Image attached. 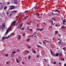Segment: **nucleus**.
I'll return each mask as SVG.
<instances>
[{
    "label": "nucleus",
    "instance_id": "obj_1",
    "mask_svg": "<svg viewBox=\"0 0 66 66\" xmlns=\"http://www.w3.org/2000/svg\"><path fill=\"white\" fill-rule=\"evenodd\" d=\"M15 8V6H14L11 5L10 7V10H12Z\"/></svg>",
    "mask_w": 66,
    "mask_h": 66
},
{
    "label": "nucleus",
    "instance_id": "obj_2",
    "mask_svg": "<svg viewBox=\"0 0 66 66\" xmlns=\"http://www.w3.org/2000/svg\"><path fill=\"white\" fill-rule=\"evenodd\" d=\"M35 10H37L39 8V6H35L33 7Z\"/></svg>",
    "mask_w": 66,
    "mask_h": 66
},
{
    "label": "nucleus",
    "instance_id": "obj_3",
    "mask_svg": "<svg viewBox=\"0 0 66 66\" xmlns=\"http://www.w3.org/2000/svg\"><path fill=\"white\" fill-rule=\"evenodd\" d=\"M18 0H14V2L15 4H18V2H17Z\"/></svg>",
    "mask_w": 66,
    "mask_h": 66
},
{
    "label": "nucleus",
    "instance_id": "obj_4",
    "mask_svg": "<svg viewBox=\"0 0 66 66\" xmlns=\"http://www.w3.org/2000/svg\"><path fill=\"white\" fill-rule=\"evenodd\" d=\"M4 24H5L4 23L3 24V25H2V26H3V27H2V30H3V29H4V28L5 27V25H4Z\"/></svg>",
    "mask_w": 66,
    "mask_h": 66
},
{
    "label": "nucleus",
    "instance_id": "obj_5",
    "mask_svg": "<svg viewBox=\"0 0 66 66\" xmlns=\"http://www.w3.org/2000/svg\"><path fill=\"white\" fill-rule=\"evenodd\" d=\"M9 37H10V36H8L7 37H3L2 38V39H3L4 40L5 39H6V38H10Z\"/></svg>",
    "mask_w": 66,
    "mask_h": 66
},
{
    "label": "nucleus",
    "instance_id": "obj_6",
    "mask_svg": "<svg viewBox=\"0 0 66 66\" xmlns=\"http://www.w3.org/2000/svg\"><path fill=\"white\" fill-rule=\"evenodd\" d=\"M8 33H9V31L8 30V29L6 31V32L5 33V36L6 35H7Z\"/></svg>",
    "mask_w": 66,
    "mask_h": 66
},
{
    "label": "nucleus",
    "instance_id": "obj_7",
    "mask_svg": "<svg viewBox=\"0 0 66 66\" xmlns=\"http://www.w3.org/2000/svg\"><path fill=\"white\" fill-rule=\"evenodd\" d=\"M55 12H57L58 13H59L60 12V11L58 10H55Z\"/></svg>",
    "mask_w": 66,
    "mask_h": 66
},
{
    "label": "nucleus",
    "instance_id": "obj_8",
    "mask_svg": "<svg viewBox=\"0 0 66 66\" xmlns=\"http://www.w3.org/2000/svg\"><path fill=\"white\" fill-rule=\"evenodd\" d=\"M16 22H15V21H13L12 23H11V26H13V24H14V23H16Z\"/></svg>",
    "mask_w": 66,
    "mask_h": 66
},
{
    "label": "nucleus",
    "instance_id": "obj_9",
    "mask_svg": "<svg viewBox=\"0 0 66 66\" xmlns=\"http://www.w3.org/2000/svg\"><path fill=\"white\" fill-rule=\"evenodd\" d=\"M52 20H53L54 21H56L55 18L53 17L52 18Z\"/></svg>",
    "mask_w": 66,
    "mask_h": 66
},
{
    "label": "nucleus",
    "instance_id": "obj_10",
    "mask_svg": "<svg viewBox=\"0 0 66 66\" xmlns=\"http://www.w3.org/2000/svg\"><path fill=\"white\" fill-rule=\"evenodd\" d=\"M59 53H56L55 55L56 56V57H58L59 56Z\"/></svg>",
    "mask_w": 66,
    "mask_h": 66
},
{
    "label": "nucleus",
    "instance_id": "obj_11",
    "mask_svg": "<svg viewBox=\"0 0 66 66\" xmlns=\"http://www.w3.org/2000/svg\"><path fill=\"white\" fill-rule=\"evenodd\" d=\"M16 53V52L15 51H13L12 52V54L13 55Z\"/></svg>",
    "mask_w": 66,
    "mask_h": 66
},
{
    "label": "nucleus",
    "instance_id": "obj_12",
    "mask_svg": "<svg viewBox=\"0 0 66 66\" xmlns=\"http://www.w3.org/2000/svg\"><path fill=\"white\" fill-rule=\"evenodd\" d=\"M23 23H22L21 24L20 26V29H21V28H22V27L23 26Z\"/></svg>",
    "mask_w": 66,
    "mask_h": 66
},
{
    "label": "nucleus",
    "instance_id": "obj_13",
    "mask_svg": "<svg viewBox=\"0 0 66 66\" xmlns=\"http://www.w3.org/2000/svg\"><path fill=\"white\" fill-rule=\"evenodd\" d=\"M4 7V5H2L1 6V9H3Z\"/></svg>",
    "mask_w": 66,
    "mask_h": 66
},
{
    "label": "nucleus",
    "instance_id": "obj_14",
    "mask_svg": "<svg viewBox=\"0 0 66 66\" xmlns=\"http://www.w3.org/2000/svg\"><path fill=\"white\" fill-rule=\"evenodd\" d=\"M31 56L30 55H29L28 57V59H30L31 58Z\"/></svg>",
    "mask_w": 66,
    "mask_h": 66
},
{
    "label": "nucleus",
    "instance_id": "obj_15",
    "mask_svg": "<svg viewBox=\"0 0 66 66\" xmlns=\"http://www.w3.org/2000/svg\"><path fill=\"white\" fill-rule=\"evenodd\" d=\"M61 28H62V29H65L66 28V27L64 26H62L61 27Z\"/></svg>",
    "mask_w": 66,
    "mask_h": 66
},
{
    "label": "nucleus",
    "instance_id": "obj_16",
    "mask_svg": "<svg viewBox=\"0 0 66 66\" xmlns=\"http://www.w3.org/2000/svg\"><path fill=\"white\" fill-rule=\"evenodd\" d=\"M7 8V6H5V7L4 8V10H6Z\"/></svg>",
    "mask_w": 66,
    "mask_h": 66
},
{
    "label": "nucleus",
    "instance_id": "obj_17",
    "mask_svg": "<svg viewBox=\"0 0 66 66\" xmlns=\"http://www.w3.org/2000/svg\"><path fill=\"white\" fill-rule=\"evenodd\" d=\"M14 32H13L12 33V34H11L10 36H9V37H10L11 36V35H13V34H14Z\"/></svg>",
    "mask_w": 66,
    "mask_h": 66
},
{
    "label": "nucleus",
    "instance_id": "obj_18",
    "mask_svg": "<svg viewBox=\"0 0 66 66\" xmlns=\"http://www.w3.org/2000/svg\"><path fill=\"white\" fill-rule=\"evenodd\" d=\"M5 56L6 57H8L9 56V54H5Z\"/></svg>",
    "mask_w": 66,
    "mask_h": 66
},
{
    "label": "nucleus",
    "instance_id": "obj_19",
    "mask_svg": "<svg viewBox=\"0 0 66 66\" xmlns=\"http://www.w3.org/2000/svg\"><path fill=\"white\" fill-rule=\"evenodd\" d=\"M54 14L55 15H57V16H59V15L57 13H55Z\"/></svg>",
    "mask_w": 66,
    "mask_h": 66
},
{
    "label": "nucleus",
    "instance_id": "obj_20",
    "mask_svg": "<svg viewBox=\"0 0 66 66\" xmlns=\"http://www.w3.org/2000/svg\"><path fill=\"white\" fill-rule=\"evenodd\" d=\"M13 12H14L15 13H16L17 12V11H15V10H14V11H13Z\"/></svg>",
    "mask_w": 66,
    "mask_h": 66
},
{
    "label": "nucleus",
    "instance_id": "obj_21",
    "mask_svg": "<svg viewBox=\"0 0 66 66\" xmlns=\"http://www.w3.org/2000/svg\"><path fill=\"white\" fill-rule=\"evenodd\" d=\"M19 39H21V36L20 35H19Z\"/></svg>",
    "mask_w": 66,
    "mask_h": 66
},
{
    "label": "nucleus",
    "instance_id": "obj_22",
    "mask_svg": "<svg viewBox=\"0 0 66 66\" xmlns=\"http://www.w3.org/2000/svg\"><path fill=\"white\" fill-rule=\"evenodd\" d=\"M50 51L51 53V54L52 55V54H52V51L51 50H50Z\"/></svg>",
    "mask_w": 66,
    "mask_h": 66
},
{
    "label": "nucleus",
    "instance_id": "obj_23",
    "mask_svg": "<svg viewBox=\"0 0 66 66\" xmlns=\"http://www.w3.org/2000/svg\"><path fill=\"white\" fill-rule=\"evenodd\" d=\"M33 53H36V51L35 50H33Z\"/></svg>",
    "mask_w": 66,
    "mask_h": 66
},
{
    "label": "nucleus",
    "instance_id": "obj_24",
    "mask_svg": "<svg viewBox=\"0 0 66 66\" xmlns=\"http://www.w3.org/2000/svg\"><path fill=\"white\" fill-rule=\"evenodd\" d=\"M16 60L17 63H19V62L18 61V60L17 59H16Z\"/></svg>",
    "mask_w": 66,
    "mask_h": 66
},
{
    "label": "nucleus",
    "instance_id": "obj_25",
    "mask_svg": "<svg viewBox=\"0 0 66 66\" xmlns=\"http://www.w3.org/2000/svg\"><path fill=\"white\" fill-rule=\"evenodd\" d=\"M24 29V27H23L21 28V30H23Z\"/></svg>",
    "mask_w": 66,
    "mask_h": 66
},
{
    "label": "nucleus",
    "instance_id": "obj_26",
    "mask_svg": "<svg viewBox=\"0 0 66 66\" xmlns=\"http://www.w3.org/2000/svg\"><path fill=\"white\" fill-rule=\"evenodd\" d=\"M26 35V33H24V34H23V35H22V36H25V35Z\"/></svg>",
    "mask_w": 66,
    "mask_h": 66
},
{
    "label": "nucleus",
    "instance_id": "obj_27",
    "mask_svg": "<svg viewBox=\"0 0 66 66\" xmlns=\"http://www.w3.org/2000/svg\"><path fill=\"white\" fill-rule=\"evenodd\" d=\"M29 11L28 10H26L24 11L25 13H27V12H28Z\"/></svg>",
    "mask_w": 66,
    "mask_h": 66
},
{
    "label": "nucleus",
    "instance_id": "obj_28",
    "mask_svg": "<svg viewBox=\"0 0 66 66\" xmlns=\"http://www.w3.org/2000/svg\"><path fill=\"white\" fill-rule=\"evenodd\" d=\"M53 64H56V63L55 62H54L53 63Z\"/></svg>",
    "mask_w": 66,
    "mask_h": 66
},
{
    "label": "nucleus",
    "instance_id": "obj_29",
    "mask_svg": "<svg viewBox=\"0 0 66 66\" xmlns=\"http://www.w3.org/2000/svg\"><path fill=\"white\" fill-rule=\"evenodd\" d=\"M63 22H66V21H65V20H63Z\"/></svg>",
    "mask_w": 66,
    "mask_h": 66
},
{
    "label": "nucleus",
    "instance_id": "obj_30",
    "mask_svg": "<svg viewBox=\"0 0 66 66\" xmlns=\"http://www.w3.org/2000/svg\"><path fill=\"white\" fill-rule=\"evenodd\" d=\"M37 15L38 16H40V14L39 13H37Z\"/></svg>",
    "mask_w": 66,
    "mask_h": 66
},
{
    "label": "nucleus",
    "instance_id": "obj_31",
    "mask_svg": "<svg viewBox=\"0 0 66 66\" xmlns=\"http://www.w3.org/2000/svg\"><path fill=\"white\" fill-rule=\"evenodd\" d=\"M30 40V39H27V42H28Z\"/></svg>",
    "mask_w": 66,
    "mask_h": 66
},
{
    "label": "nucleus",
    "instance_id": "obj_32",
    "mask_svg": "<svg viewBox=\"0 0 66 66\" xmlns=\"http://www.w3.org/2000/svg\"><path fill=\"white\" fill-rule=\"evenodd\" d=\"M26 51H27V52L28 53H30V52L28 51V50H26Z\"/></svg>",
    "mask_w": 66,
    "mask_h": 66
},
{
    "label": "nucleus",
    "instance_id": "obj_33",
    "mask_svg": "<svg viewBox=\"0 0 66 66\" xmlns=\"http://www.w3.org/2000/svg\"><path fill=\"white\" fill-rule=\"evenodd\" d=\"M55 33H58V31H55Z\"/></svg>",
    "mask_w": 66,
    "mask_h": 66
},
{
    "label": "nucleus",
    "instance_id": "obj_34",
    "mask_svg": "<svg viewBox=\"0 0 66 66\" xmlns=\"http://www.w3.org/2000/svg\"><path fill=\"white\" fill-rule=\"evenodd\" d=\"M58 35L59 37H61V35L60 34H58Z\"/></svg>",
    "mask_w": 66,
    "mask_h": 66
},
{
    "label": "nucleus",
    "instance_id": "obj_35",
    "mask_svg": "<svg viewBox=\"0 0 66 66\" xmlns=\"http://www.w3.org/2000/svg\"><path fill=\"white\" fill-rule=\"evenodd\" d=\"M37 46H38V47H41V46H40L39 45H37Z\"/></svg>",
    "mask_w": 66,
    "mask_h": 66
},
{
    "label": "nucleus",
    "instance_id": "obj_36",
    "mask_svg": "<svg viewBox=\"0 0 66 66\" xmlns=\"http://www.w3.org/2000/svg\"><path fill=\"white\" fill-rule=\"evenodd\" d=\"M51 13H52V14L53 15H54V14L53 12H51Z\"/></svg>",
    "mask_w": 66,
    "mask_h": 66
},
{
    "label": "nucleus",
    "instance_id": "obj_37",
    "mask_svg": "<svg viewBox=\"0 0 66 66\" xmlns=\"http://www.w3.org/2000/svg\"><path fill=\"white\" fill-rule=\"evenodd\" d=\"M30 31H31V32H32L33 31V30H32V29H30Z\"/></svg>",
    "mask_w": 66,
    "mask_h": 66
},
{
    "label": "nucleus",
    "instance_id": "obj_38",
    "mask_svg": "<svg viewBox=\"0 0 66 66\" xmlns=\"http://www.w3.org/2000/svg\"><path fill=\"white\" fill-rule=\"evenodd\" d=\"M6 14L8 15V14H9V12H6Z\"/></svg>",
    "mask_w": 66,
    "mask_h": 66
},
{
    "label": "nucleus",
    "instance_id": "obj_39",
    "mask_svg": "<svg viewBox=\"0 0 66 66\" xmlns=\"http://www.w3.org/2000/svg\"><path fill=\"white\" fill-rule=\"evenodd\" d=\"M63 55V54H60L59 55V56H61V55Z\"/></svg>",
    "mask_w": 66,
    "mask_h": 66
},
{
    "label": "nucleus",
    "instance_id": "obj_40",
    "mask_svg": "<svg viewBox=\"0 0 66 66\" xmlns=\"http://www.w3.org/2000/svg\"><path fill=\"white\" fill-rule=\"evenodd\" d=\"M53 21H51V24H53Z\"/></svg>",
    "mask_w": 66,
    "mask_h": 66
},
{
    "label": "nucleus",
    "instance_id": "obj_41",
    "mask_svg": "<svg viewBox=\"0 0 66 66\" xmlns=\"http://www.w3.org/2000/svg\"><path fill=\"white\" fill-rule=\"evenodd\" d=\"M36 32H35L34 33V34H33L32 35V36H33V35H35V34L36 33Z\"/></svg>",
    "mask_w": 66,
    "mask_h": 66
},
{
    "label": "nucleus",
    "instance_id": "obj_42",
    "mask_svg": "<svg viewBox=\"0 0 66 66\" xmlns=\"http://www.w3.org/2000/svg\"><path fill=\"white\" fill-rule=\"evenodd\" d=\"M27 24H28V25H30V23H29V22H28L27 23Z\"/></svg>",
    "mask_w": 66,
    "mask_h": 66
},
{
    "label": "nucleus",
    "instance_id": "obj_43",
    "mask_svg": "<svg viewBox=\"0 0 66 66\" xmlns=\"http://www.w3.org/2000/svg\"><path fill=\"white\" fill-rule=\"evenodd\" d=\"M28 47L29 49H30L31 48V47L30 46H28Z\"/></svg>",
    "mask_w": 66,
    "mask_h": 66
},
{
    "label": "nucleus",
    "instance_id": "obj_44",
    "mask_svg": "<svg viewBox=\"0 0 66 66\" xmlns=\"http://www.w3.org/2000/svg\"><path fill=\"white\" fill-rule=\"evenodd\" d=\"M65 47H63V49L64 50H65Z\"/></svg>",
    "mask_w": 66,
    "mask_h": 66
},
{
    "label": "nucleus",
    "instance_id": "obj_45",
    "mask_svg": "<svg viewBox=\"0 0 66 66\" xmlns=\"http://www.w3.org/2000/svg\"><path fill=\"white\" fill-rule=\"evenodd\" d=\"M42 43H43V44H45V43H45L44 41V42H42Z\"/></svg>",
    "mask_w": 66,
    "mask_h": 66
},
{
    "label": "nucleus",
    "instance_id": "obj_46",
    "mask_svg": "<svg viewBox=\"0 0 66 66\" xmlns=\"http://www.w3.org/2000/svg\"><path fill=\"white\" fill-rule=\"evenodd\" d=\"M61 60L62 61H64V58H62V59H61Z\"/></svg>",
    "mask_w": 66,
    "mask_h": 66
},
{
    "label": "nucleus",
    "instance_id": "obj_47",
    "mask_svg": "<svg viewBox=\"0 0 66 66\" xmlns=\"http://www.w3.org/2000/svg\"><path fill=\"white\" fill-rule=\"evenodd\" d=\"M37 35H36L35 36H33V37H37Z\"/></svg>",
    "mask_w": 66,
    "mask_h": 66
},
{
    "label": "nucleus",
    "instance_id": "obj_48",
    "mask_svg": "<svg viewBox=\"0 0 66 66\" xmlns=\"http://www.w3.org/2000/svg\"><path fill=\"white\" fill-rule=\"evenodd\" d=\"M39 30H40V31H42V29L41 28H40L39 29Z\"/></svg>",
    "mask_w": 66,
    "mask_h": 66
},
{
    "label": "nucleus",
    "instance_id": "obj_49",
    "mask_svg": "<svg viewBox=\"0 0 66 66\" xmlns=\"http://www.w3.org/2000/svg\"><path fill=\"white\" fill-rule=\"evenodd\" d=\"M27 18V17H25L24 18V19H26Z\"/></svg>",
    "mask_w": 66,
    "mask_h": 66
},
{
    "label": "nucleus",
    "instance_id": "obj_50",
    "mask_svg": "<svg viewBox=\"0 0 66 66\" xmlns=\"http://www.w3.org/2000/svg\"><path fill=\"white\" fill-rule=\"evenodd\" d=\"M20 51V50H17V51L18 52H19Z\"/></svg>",
    "mask_w": 66,
    "mask_h": 66
},
{
    "label": "nucleus",
    "instance_id": "obj_51",
    "mask_svg": "<svg viewBox=\"0 0 66 66\" xmlns=\"http://www.w3.org/2000/svg\"><path fill=\"white\" fill-rule=\"evenodd\" d=\"M10 4V2H8L7 3V5H8L9 4Z\"/></svg>",
    "mask_w": 66,
    "mask_h": 66
},
{
    "label": "nucleus",
    "instance_id": "obj_52",
    "mask_svg": "<svg viewBox=\"0 0 66 66\" xmlns=\"http://www.w3.org/2000/svg\"><path fill=\"white\" fill-rule=\"evenodd\" d=\"M18 58L19 59H20V56H18Z\"/></svg>",
    "mask_w": 66,
    "mask_h": 66
},
{
    "label": "nucleus",
    "instance_id": "obj_53",
    "mask_svg": "<svg viewBox=\"0 0 66 66\" xmlns=\"http://www.w3.org/2000/svg\"><path fill=\"white\" fill-rule=\"evenodd\" d=\"M59 64H60V65H61V63L60 62L59 63Z\"/></svg>",
    "mask_w": 66,
    "mask_h": 66
},
{
    "label": "nucleus",
    "instance_id": "obj_54",
    "mask_svg": "<svg viewBox=\"0 0 66 66\" xmlns=\"http://www.w3.org/2000/svg\"><path fill=\"white\" fill-rule=\"evenodd\" d=\"M63 24H65V23L64 22H63Z\"/></svg>",
    "mask_w": 66,
    "mask_h": 66
},
{
    "label": "nucleus",
    "instance_id": "obj_55",
    "mask_svg": "<svg viewBox=\"0 0 66 66\" xmlns=\"http://www.w3.org/2000/svg\"><path fill=\"white\" fill-rule=\"evenodd\" d=\"M58 40L59 41H61V40L59 38H58Z\"/></svg>",
    "mask_w": 66,
    "mask_h": 66
},
{
    "label": "nucleus",
    "instance_id": "obj_56",
    "mask_svg": "<svg viewBox=\"0 0 66 66\" xmlns=\"http://www.w3.org/2000/svg\"><path fill=\"white\" fill-rule=\"evenodd\" d=\"M13 24V26H15V23H14Z\"/></svg>",
    "mask_w": 66,
    "mask_h": 66
},
{
    "label": "nucleus",
    "instance_id": "obj_57",
    "mask_svg": "<svg viewBox=\"0 0 66 66\" xmlns=\"http://www.w3.org/2000/svg\"><path fill=\"white\" fill-rule=\"evenodd\" d=\"M39 57V55H37V58H38V57Z\"/></svg>",
    "mask_w": 66,
    "mask_h": 66
},
{
    "label": "nucleus",
    "instance_id": "obj_58",
    "mask_svg": "<svg viewBox=\"0 0 66 66\" xmlns=\"http://www.w3.org/2000/svg\"><path fill=\"white\" fill-rule=\"evenodd\" d=\"M36 21H40V20H36Z\"/></svg>",
    "mask_w": 66,
    "mask_h": 66
},
{
    "label": "nucleus",
    "instance_id": "obj_59",
    "mask_svg": "<svg viewBox=\"0 0 66 66\" xmlns=\"http://www.w3.org/2000/svg\"><path fill=\"white\" fill-rule=\"evenodd\" d=\"M49 27V28H52V26H50Z\"/></svg>",
    "mask_w": 66,
    "mask_h": 66
},
{
    "label": "nucleus",
    "instance_id": "obj_60",
    "mask_svg": "<svg viewBox=\"0 0 66 66\" xmlns=\"http://www.w3.org/2000/svg\"><path fill=\"white\" fill-rule=\"evenodd\" d=\"M36 30H37V31H39V29H36Z\"/></svg>",
    "mask_w": 66,
    "mask_h": 66
},
{
    "label": "nucleus",
    "instance_id": "obj_61",
    "mask_svg": "<svg viewBox=\"0 0 66 66\" xmlns=\"http://www.w3.org/2000/svg\"><path fill=\"white\" fill-rule=\"evenodd\" d=\"M54 37H52V40H53V41H54Z\"/></svg>",
    "mask_w": 66,
    "mask_h": 66
},
{
    "label": "nucleus",
    "instance_id": "obj_62",
    "mask_svg": "<svg viewBox=\"0 0 66 66\" xmlns=\"http://www.w3.org/2000/svg\"><path fill=\"white\" fill-rule=\"evenodd\" d=\"M32 22V21H30V22L29 23H30V24L31 23V22Z\"/></svg>",
    "mask_w": 66,
    "mask_h": 66
},
{
    "label": "nucleus",
    "instance_id": "obj_63",
    "mask_svg": "<svg viewBox=\"0 0 66 66\" xmlns=\"http://www.w3.org/2000/svg\"><path fill=\"white\" fill-rule=\"evenodd\" d=\"M64 66H66V63H65V64H64Z\"/></svg>",
    "mask_w": 66,
    "mask_h": 66
},
{
    "label": "nucleus",
    "instance_id": "obj_64",
    "mask_svg": "<svg viewBox=\"0 0 66 66\" xmlns=\"http://www.w3.org/2000/svg\"><path fill=\"white\" fill-rule=\"evenodd\" d=\"M55 26L56 27H57V24H56L55 25Z\"/></svg>",
    "mask_w": 66,
    "mask_h": 66
}]
</instances>
